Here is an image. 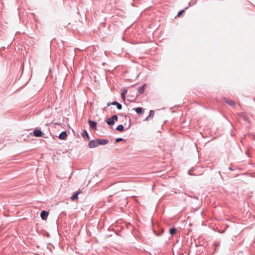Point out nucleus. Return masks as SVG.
Wrapping results in <instances>:
<instances>
[{
    "mask_svg": "<svg viewBox=\"0 0 255 255\" xmlns=\"http://www.w3.org/2000/svg\"><path fill=\"white\" fill-rule=\"evenodd\" d=\"M74 54L69 55L68 53H65L64 55L63 61L59 62V64H74Z\"/></svg>",
    "mask_w": 255,
    "mask_h": 255,
    "instance_id": "1",
    "label": "nucleus"
},
{
    "mask_svg": "<svg viewBox=\"0 0 255 255\" xmlns=\"http://www.w3.org/2000/svg\"><path fill=\"white\" fill-rule=\"evenodd\" d=\"M88 146L90 148H92L99 146L98 140L93 139L89 142Z\"/></svg>",
    "mask_w": 255,
    "mask_h": 255,
    "instance_id": "2",
    "label": "nucleus"
},
{
    "mask_svg": "<svg viewBox=\"0 0 255 255\" xmlns=\"http://www.w3.org/2000/svg\"><path fill=\"white\" fill-rule=\"evenodd\" d=\"M88 123L91 128L94 130L97 129V123L96 122L89 120Z\"/></svg>",
    "mask_w": 255,
    "mask_h": 255,
    "instance_id": "3",
    "label": "nucleus"
},
{
    "mask_svg": "<svg viewBox=\"0 0 255 255\" xmlns=\"http://www.w3.org/2000/svg\"><path fill=\"white\" fill-rule=\"evenodd\" d=\"M239 116L243 119L245 122H249V118L247 115L245 113H240Z\"/></svg>",
    "mask_w": 255,
    "mask_h": 255,
    "instance_id": "4",
    "label": "nucleus"
},
{
    "mask_svg": "<svg viewBox=\"0 0 255 255\" xmlns=\"http://www.w3.org/2000/svg\"><path fill=\"white\" fill-rule=\"evenodd\" d=\"M111 105H115L116 106H117V109L118 110H121L122 108V105L120 103L116 101L113 102L112 103H109L107 104L108 106H110Z\"/></svg>",
    "mask_w": 255,
    "mask_h": 255,
    "instance_id": "5",
    "label": "nucleus"
},
{
    "mask_svg": "<svg viewBox=\"0 0 255 255\" xmlns=\"http://www.w3.org/2000/svg\"><path fill=\"white\" fill-rule=\"evenodd\" d=\"M33 135L36 137H41L42 136V132L40 129H35L33 132Z\"/></svg>",
    "mask_w": 255,
    "mask_h": 255,
    "instance_id": "6",
    "label": "nucleus"
},
{
    "mask_svg": "<svg viewBox=\"0 0 255 255\" xmlns=\"http://www.w3.org/2000/svg\"><path fill=\"white\" fill-rule=\"evenodd\" d=\"M48 215V212L43 210L40 213V217L42 220H46Z\"/></svg>",
    "mask_w": 255,
    "mask_h": 255,
    "instance_id": "7",
    "label": "nucleus"
},
{
    "mask_svg": "<svg viewBox=\"0 0 255 255\" xmlns=\"http://www.w3.org/2000/svg\"><path fill=\"white\" fill-rule=\"evenodd\" d=\"M67 137V134L66 131H64L60 133L58 136V138L60 139L65 140Z\"/></svg>",
    "mask_w": 255,
    "mask_h": 255,
    "instance_id": "8",
    "label": "nucleus"
},
{
    "mask_svg": "<svg viewBox=\"0 0 255 255\" xmlns=\"http://www.w3.org/2000/svg\"><path fill=\"white\" fill-rule=\"evenodd\" d=\"M98 144L99 145H105L108 143L109 140L107 139H97Z\"/></svg>",
    "mask_w": 255,
    "mask_h": 255,
    "instance_id": "9",
    "label": "nucleus"
},
{
    "mask_svg": "<svg viewBox=\"0 0 255 255\" xmlns=\"http://www.w3.org/2000/svg\"><path fill=\"white\" fill-rule=\"evenodd\" d=\"M225 102L229 105L234 107L235 106V102L231 99H226Z\"/></svg>",
    "mask_w": 255,
    "mask_h": 255,
    "instance_id": "10",
    "label": "nucleus"
},
{
    "mask_svg": "<svg viewBox=\"0 0 255 255\" xmlns=\"http://www.w3.org/2000/svg\"><path fill=\"white\" fill-rule=\"evenodd\" d=\"M146 87V84H144L142 86L139 87L138 89V92L140 94H142L144 93L145 87Z\"/></svg>",
    "mask_w": 255,
    "mask_h": 255,
    "instance_id": "11",
    "label": "nucleus"
},
{
    "mask_svg": "<svg viewBox=\"0 0 255 255\" xmlns=\"http://www.w3.org/2000/svg\"><path fill=\"white\" fill-rule=\"evenodd\" d=\"M134 110L138 114L142 115L143 114V108L141 107H137L136 108H134Z\"/></svg>",
    "mask_w": 255,
    "mask_h": 255,
    "instance_id": "12",
    "label": "nucleus"
},
{
    "mask_svg": "<svg viewBox=\"0 0 255 255\" xmlns=\"http://www.w3.org/2000/svg\"><path fill=\"white\" fill-rule=\"evenodd\" d=\"M81 193L80 191H77L72 195V196L71 197V199L72 200L74 201L75 199H76L78 198V195Z\"/></svg>",
    "mask_w": 255,
    "mask_h": 255,
    "instance_id": "13",
    "label": "nucleus"
},
{
    "mask_svg": "<svg viewBox=\"0 0 255 255\" xmlns=\"http://www.w3.org/2000/svg\"><path fill=\"white\" fill-rule=\"evenodd\" d=\"M82 136L87 140H89L90 139L89 134L86 130H84L82 133Z\"/></svg>",
    "mask_w": 255,
    "mask_h": 255,
    "instance_id": "14",
    "label": "nucleus"
},
{
    "mask_svg": "<svg viewBox=\"0 0 255 255\" xmlns=\"http://www.w3.org/2000/svg\"><path fill=\"white\" fill-rule=\"evenodd\" d=\"M106 123H107V124H108L110 126H113L115 124V122L113 121L112 120V119H111V118H108L106 120Z\"/></svg>",
    "mask_w": 255,
    "mask_h": 255,
    "instance_id": "15",
    "label": "nucleus"
},
{
    "mask_svg": "<svg viewBox=\"0 0 255 255\" xmlns=\"http://www.w3.org/2000/svg\"><path fill=\"white\" fill-rule=\"evenodd\" d=\"M116 130L122 132L124 130V127L123 125H120L116 128Z\"/></svg>",
    "mask_w": 255,
    "mask_h": 255,
    "instance_id": "16",
    "label": "nucleus"
},
{
    "mask_svg": "<svg viewBox=\"0 0 255 255\" xmlns=\"http://www.w3.org/2000/svg\"><path fill=\"white\" fill-rule=\"evenodd\" d=\"M176 232V229L175 228H172L169 230V233L171 235H174Z\"/></svg>",
    "mask_w": 255,
    "mask_h": 255,
    "instance_id": "17",
    "label": "nucleus"
},
{
    "mask_svg": "<svg viewBox=\"0 0 255 255\" xmlns=\"http://www.w3.org/2000/svg\"><path fill=\"white\" fill-rule=\"evenodd\" d=\"M188 8V7H186L183 9L180 10L178 11V14L177 16L175 17H177L178 16H179L180 15H181L185 11V10L187 9Z\"/></svg>",
    "mask_w": 255,
    "mask_h": 255,
    "instance_id": "18",
    "label": "nucleus"
},
{
    "mask_svg": "<svg viewBox=\"0 0 255 255\" xmlns=\"http://www.w3.org/2000/svg\"><path fill=\"white\" fill-rule=\"evenodd\" d=\"M154 116V111L153 110H150L148 115V118H153Z\"/></svg>",
    "mask_w": 255,
    "mask_h": 255,
    "instance_id": "19",
    "label": "nucleus"
},
{
    "mask_svg": "<svg viewBox=\"0 0 255 255\" xmlns=\"http://www.w3.org/2000/svg\"><path fill=\"white\" fill-rule=\"evenodd\" d=\"M111 119L113 121H117L118 120V116L116 115H114L111 117Z\"/></svg>",
    "mask_w": 255,
    "mask_h": 255,
    "instance_id": "20",
    "label": "nucleus"
},
{
    "mask_svg": "<svg viewBox=\"0 0 255 255\" xmlns=\"http://www.w3.org/2000/svg\"><path fill=\"white\" fill-rule=\"evenodd\" d=\"M124 139L121 137L117 138L116 139L115 142L117 143L121 141H123Z\"/></svg>",
    "mask_w": 255,
    "mask_h": 255,
    "instance_id": "21",
    "label": "nucleus"
},
{
    "mask_svg": "<svg viewBox=\"0 0 255 255\" xmlns=\"http://www.w3.org/2000/svg\"><path fill=\"white\" fill-rule=\"evenodd\" d=\"M220 243L219 242H215L214 244V246L216 248L220 246Z\"/></svg>",
    "mask_w": 255,
    "mask_h": 255,
    "instance_id": "22",
    "label": "nucleus"
},
{
    "mask_svg": "<svg viewBox=\"0 0 255 255\" xmlns=\"http://www.w3.org/2000/svg\"><path fill=\"white\" fill-rule=\"evenodd\" d=\"M122 97L123 98H125V92H123L122 94Z\"/></svg>",
    "mask_w": 255,
    "mask_h": 255,
    "instance_id": "23",
    "label": "nucleus"
},
{
    "mask_svg": "<svg viewBox=\"0 0 255 255\" xmlns=\"http://www.w3.org/2000/svg\"><path fill=\"white\" fill-rule=\"evenodd\" d=\"M193 170V168L189 170V172H188V173L189 175H192L191 172Z\"/></svg>",
    "mask_w": 255,
    "mask_h": 255,
    "instance_id": "24",
    "label": "nucleus"
},
{
    "mask_svg": "<svg viewBox=\"0 0 255 255\" xmlns=\"http://www.w3.org/2000/svg\"><path fill=\"white\" fill-rule=\"evenodd\" d=\"M149 118H148V117H147L145 118V121H148V120H149Z\"/></svg>",
    "mask_w": 255,
    "mask_h": 255,
    "instance_id": "25",
    "label": "nucleus"
},
{
    "mask_svg": "<svg viewBox=\"0 0 255 255\" xmlns=\"http://www.w3.org/2000/svg\"><path fill=\"white\" fill-rule=\"evenodd\" d=\"M229 170H232L233 169L231 168V167H229Z\"/></svg>",
    "mask_w": 255,
    "mask_h": 255,
    "instance_id": "26",
    "label": "nucleus"
},
{
    "mask_svg": "<svg viewBox=\"0 0 255 255\" xmlns=\"http://www.w3.org/2000/svg\"><path fill=\"white\" fill-rule=\"evenodd\" d=\"M246 154L248 156H249L248 155V152H246Z\"/></svg>",
    "mask_w": 255,
    "mask_h": 255,
    "instance_id": "27",
    "label": "nucleus"
},
{
    "mask_svg": "<svg viewBox=\"0 0 255 255\" xmlns=\"http://www.w3.org/2000/svg\"><path fill=\"white\" fill-rule=\"evenodd\" d=\"M5 49V47H1V49Z\"/></svg>",
    "mask_w": 255,
    "mask_h": 255,
    "instance_id": "28",
    "label": "nucleus"
},
{
    "mask_svg": "<svg viewBox=\"0 0 255 255\" xmlns=\"http://www.w3.org/2000/svg\"><path fill=\"white\" fill-rule=\"evenodd\" d=\"M102 64H106V63H105V62H103V63H102Z\"/></svg>",
    "mask_w": 255,
    "mask_h": 255,
    "instance_id": "29",
    "label": "nucleus"
},
{
    "mask_svg": "<svg viewBox=\"0 0 255 255\" xmlns=\"http://www.w3.org/2000/svg\"><path fill=\"white\" fill-rule=\"evenodd\" d=\"M1 3H0V6H1Z\"/></svg>",
    "mask_w": 255,
    "mask_h": 255,
    "instance_id": "30",
    "label": "nucleus"
}]
</instances>
